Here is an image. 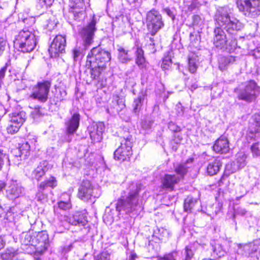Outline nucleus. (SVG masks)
I'll list each match as a JSON object with an SVG mask.
<instances>
[{
	"label": "nucleus",
	"mask_w": 260,
	"mask_h": 260,
	"mask_svg": "<svg viewBox=\"0 0 260 260\" xmlns=\"http://www.w3.org/2000/svg\"><path fill=\"white\" fill-rule=\"evenodd\" d=\"M216 26L214 30L213 43L217 48H223L227 43L226 35L222 29L230 35H235L243 28V24L234 16L231 15L230 10L222 8L215 16Z\"/></svg>",
	"instance_id": "1"
},
{
	"label": "nucleus",
	"mask_w": 260,
	"mask_h": 260,
	"mask_svg": "<svg viewBox=\"0 0 260 260\" xmlns=\"http://www.w3.org/2000/svg\"><path fill=\"white\" fill-rule=\"evenodd\" d=\"M141 183H132L129 186L128 195L125 199H120L116 203V210L124 211L126 213H133L141 209L140 205L139 192L142 190Z\"/></svg>",
	"instance_id": "2"
},
{
	"label": "nucleus",
	"mask_w": 260,
	"mask_h": 260,
	"mask_svg": "<svg viewBox=\"0 0 260 260\" xmlns=\"http://www.w3.org/2000/svg\"><path fill=\"white\" fill-rule=\"evenodd\" d=\"M14 46L22 52L33 51L37 45V38L34 34L28 29L19 31L14 41Z\"/></svg>",
	"instance_id": "3"
},
{
	"label": "nucleus",
	"mask_w": 260,
	"mask_h": 260,
	"mask_svg": "<svg viewBox=\"0 0 260 260\" xmlns=\"http://www.w3.org/2000/svg\"><path fill=\"white\" fill-rule=\"evenodd\" d=\"M111 58L110 53L99 46L93 48L87 56V62L92 64V67H95V64H98L102 68H106V64Z\"/></svg>",
	"instance_id": "4"
},
{
	"label": "nucleus",
	"mask_w": 260,
	"mask_h": 260,
	"mask_svg": "<svg viewBox=\"0 0 260 260\" xmlns=\"http://www.w3.org/2000/svg\"><path fill=\"white\" fill-rule=\"evenodd\" d=\"M237 6L247 17L255 18L260 15V0H237Z\"/></svg>",
	"instance_id": "5"
},
{
	"label": "nucleus",
	"mask_w": 260,
	"mask_h": 260,
	"mask_svg": "<svg viewBox=\"0 0 260 260\" xmlns=\"http://www.w3.org/2000/svg\"><path fill=\"white\" fill-rule=\"evenodd\" d=\"M146 21L148 31L152 35H155L164 25L161 14L154 9L150 10L147 13Z\"/></svg>",
	"instance_id": "6"
},
{
	"label": "nucleus",
	"mask_w": 260,
	"mask_h": 260,
	"mask_svg": "<svg viewBox=\"0 0 260 260\" xmlns=\"http://www.w3.org/2000/svg\"><path fill=\"white\" fill-rule=\"evenodd\" d=\"M51 86V83L49 81L38 82L33 86L30 97L40 103H45L48 100Z\"/></svg>",
	"instance_id": "7"
},
{
	"label": "nucleus",
	"mask_w": 260,
	"mask_h": 260,
	"mask_svg": "<svg viewBox=\"0 0 260 260\" xmlns=\"http://www.w3.org/2000/svg\"><path fill=\"white\" fill-rule=\"evenodd\" d=\"M120 144L114 153V159L120 161L127 160L133 154L131 138L122 139Z\"/></svg>",
	"instance_id": "8"
},
{
	"label": "nucleus",
	"mask_w": 260,
	"mask_h": 260,
	"mask_svg": "<svg viewBox=\"0 0 260 260\" xmlns=\"http://www.w3.org/2000/svg\"><path fill=\"white\" fill-rule=\"evenodd\" d=\"M70 17L77 21H82L86 16L85 0H70Z\"/></svg>",
	"instance_id": "9"
},
{
	"label": "nucleus",
	"mask_w": 260,
	"mask_h": 260,
	"mask_svg": "<svg viewBox=\"0 0 260 260\" xmlns=\"http://www.w3.org/2000/svg\"><path fill=\"white\" fill-rule=\"evenodd\" d=\"M21 249L28 254H32L36 252L37 241L35 240V234L32 231L23 232L20 235Z\"/></svg>",
	"instance_id": "10"
},
{
	"label": "nucleus",
	"mask_w": 260,
	"mask_h": 260,
	"mask_svg": "<svg viewBox=\"0 0 260 260\" xmlns=\"http://www.w3.org/2000/svg\"><path fill=\"white\" fill-rule=\"evenodd\" d=\"M96 21L92 18L88 24L82 28L80 31V35L85 48L90 46L93 42L94 32L96 30Z\"/></svg>",
	"instance_id": "11"
},
{
	"label": "nucleus",
	"mask_w": 260,
	"mask_h": 260,
	"mask_svg": "<svg viewBox=\"0 0 260 260\" xmlns=\"http://www.w3.org/2000/svg\"><path fill=\"white\" fill-rule=\"evenodd\" d=\"M259 92V88L254 81H249L243 89L240 90L238 98L246 101H251Z\"/></svg>",
	"instance_id": "12"
},
{
	"label": "nucleus",
	"mask_w": 260,
	"mask_h": 260,
	"mask_svg": "<svg viewBox=\"0 0 260 260\" xmlns=\"http://www.w3.org/2000/svg\"><path fill=\"white\" fill-rule=\"evenodd\" d=\"M93 186L87 180H83L78 188V197L84 202H87L92 197L98 198L100 194L95 193Z\"/></svg>",
	"instance_id": "13"
},
{
	"label": "nucleus",
	"mask_w": 260,
	"mask_h": 260,
	"mask_svg": "<svg viewBox=\"0 0 260 260\" xmlns=\"http://www.w3.org/2000/svg\"><path fill=\"white\" fill-rule=\"evenodd\" d=\"M66 40L61 35L56 36L48 49L49 53L51 57H57L59 53L65 52Z\"/></svg>",
	"instance_id": "14"
},
{
	"label": "nucleus",
	"mask_w": 260,
	"mask_h": 260,
	"mask_svg": "<svg viewBox=\"0 0 260 260\" xmlns=\"http://www.w3.org/2000/svg\"><path fill=\"white\" fill-rule=\"evenodd\" d=\"M239 249L244 251L245 255L255 256L260 260V240L254 241L249 244H239Z\"/></svg>",
	"instance_id": "15"
},
{
	"label": "nucleus",
	"mask_w": 260,
	"mask_h": 260,
	"mask_svg": "<svg viewBox=\"0 0 260 260\" xmlns=\"http://www.w3.org/2000/svg\"><path fill=\"white\" fill-rule=\"evenodd\" d=\"M104 129L105 125L101 122H93L88 127V131L92 143H99L102 141Z\"/></svg>",
	"instance_id": "16"
},
{
	"label": "nucleus",
	"mask_w": 260,
	"mask_h": 260,
	"mask_svg": "<svg viewBox=\"0 0 260 260\" xmlns=\"http://www.w3.org/2000/svg\"><path fill=\"white\" fill-rule=\"evenodd\" d=\"M35 240L37 241L35 252H44L49 246V238L48 234L42 232L35 236Z\"/></svg>",
	"instance_id": "17"
},
{
	"label": "nucleus",
	"mask_w": 260,
	"mask_h": 260,
	"mask_svg": "<svg viewBox=\"0 0 260 260\" xmlns=\"http://www.w3.org/2000/svg\"><path fill=\"white\" fill-rule=\"evenodd\" d=\"M63 219L67 222L74 225H78L85 226L87 223L86 217L80 212H76L69 216H64Z\"/></svg>",
	"instance_id": "18"
},
{
	"label": "nucleus",
	"mask_w": 260,
	"mask_h": 260,
	"mask_svg": "<svg viewBox=\"0 0 260 260\" xmlns=\"http://www.w3.org/2000/svg\"><path fill=\"white\" fill-rule=\"evenodd\" d=\"M51 168V166L46 160L40 162L38 167L32 171L31 177L38 181L40 180L45 173Z\"/></svg>",
	"instance_id": "19"
},
{
	"label": "nucleus",
	"mask_w": 260,
	"mask_h": 260,
	"mask_svg": "<svg viewBox=\"0 0 260 260\" xmlns=\"http://www.w3.org/2000/svg\"><path fill=\"white\" fill-rule=\"evenodd\" d=\"M212 148L216 153L221 154L228 153L230 150L228 139L225 137H220L215 142Z\"/></svg>",
	"instance_id": "20"
},
{
	"label": "nucleus",
	"mask_w": 260,
	"mask_h": 260,
	"mask_svg": "<svg viewBox=\"0 0 260 260\" xmlns=\"http://www.w3.org/2000/svg\"><path fill=\"white\" fill-rule=\"evenodd\" d=\"M80 121V115L78 113L74 114L71 118L66 122L67 134L68 137L74 134L77 130Z\"/></svg>",
	"instance_id": "21"
},
{
	"label": "nucleus",
	"mask_w": 260,
	"mask_h": 260,
	"mask_svg": "<svg viewBox=\"0 0 260 260\" xmlns=\"http://www.w3.org/2000/svg\"><path fill=\"white\" fill-rule=\"evenodd\" d=\"M180 181V177L175 175L166 174L162 179V185L164 188L174 189L175 184Z\"/></svg>",
	"instance_id": "22"
},
{
	"label": "nucleus",
	"mask_w": 260,
	"mask_h": 260,
	"mask_svg": "<svg viewBox=\"0 0 260 260\" xmlns=\"http://www.w3.org/2000/svg\"><path fill=\"white\" fill-rule=\"evenodd\" d=\"M23 189L16 183H12L7 190V196L11 200L19 197L22 193Z\"/></svg>",
	"instance_id": "23"
},
{
	"label": "nucleus",
	"mask_w": 260,
	"mask_h": 260,
	"mask_svg": "<svg viewBox=\"0 0 260 260\" xmlns=\"http://www.w3.org/2000/svg\"><path fill=\"white\" fill-rule=\"evenodd\" d=\"M252 122L249 127L248 136L251 138H254L255 134L258 133L260 129V114H254L252 118Z\"/></svg>",
	"instance_id": "24"
},
{
	"label": "nucleus",
	"mask_w": 260,
	"mask_h": 260,
	"mask_svg": "<svg viewBox=\"0 0 260 260\" xmlns=\"http://www.w3.org/2000/svg\"><path fill=\"white\" fill-rule=\"evenodd\" d=\"M193 160V158H189L185 162L180 163L175 167V172L178 175L177 176L180 177V180L187 173L188 169L190 167L188 165L192 163Z\"/></svg>",
	"instance_id": "25"
},
{
	"label": "nucleus",
	"mask_w": 260,
	"mask_h": 260,
	"mask_svg": "<svg viewBox=\"0 0 260 260\" xmlns=\"http://www.w3.org/2000/svg\"><path fill=\"white\" fill-rule=\"evenodd\" d=\"M118 59L121 63H127L132 59L131 52L121 46H117Z\"/></svg>",
	"instance_id": "26"
},
{
	"label": "nucleus",
	"mask_w": 260,
	"mask_h": 260,
	"mask_svg": "<svg viewBox=\"0 0 260 260\" xmlns=\"http://www.w3.org/2000/svg\"><path fill=\"white\" fill-rule=\"evenodd\" d=\"M221 166V162L218 159L211 160L207 166V171L209 175L213 176L217 173Z\"/></svg>",
	"instance_id": "27"
},
{
	"label": "nucleus",
	"mask_w": 260,
	"mask_h": 260,
	"mask_svg": "<svg viewBox=\"0 0 260 260\" xmlns=\"http://www.w3.org/2000/svg\"><path fill=\"white\" fill-rule=\"evenodd\" d=\"M10 120L14 124L22 125L26 119V114L23 111L15 112L10 116Z\"/></svg>",
	"instance_id": "28"
},
{
	"label": "nucleus",
	"mask_w": 260,
	"mask_h": 260,
	"mask_svg": "<svg viewBox=\"0 0 260 260\" xmlns=\"http://www.w3.org/2000/svg\"><path fill=\"white\" fill-rule=\"evenodd\" d=\"M145 96V94L141 93L136 98L134 99L132 106L133 112L136 114H138L140 111L144 101Z\"/></svg>",
	"instance_id": "29"
},
{
	"label": "nucleus",
	"mask_w": 260,
	"mask_h": 260,
	"mask_svg": "<svg viewBox=\"0 0 260 260\" xmlns=\"http://www.w3.org/2000/svg\"><path fill=\"white\" fill-rule=\"evenodd\" d=\"M92 64L87 62L86 60V65L90 69L91 77L93 80H98L102 73L105 68H102L99 67V65L95 64V67H92Z\"/></svg>",
	"instance_id": "30"
},
{
	"label": "nucleus",
	"mask_w": 260,
	"mask_h": 260,
	"mask_svg": "<svg viewBox=\"0 0 260 260\" xmlns=\"http://www.w3.org/2000/svg\"><path fill=\"white\" fill-rule=\"evenodd\" d=\"M136 62L139 67L143 69L146 66V62L144 57V51L141 48H137L136 51Z\"/></svg>",
	"instance_id": "31"
},
{
	"label": "nucleus",
	"mask_w": 260,
	"mask_h": 260,
	"mask_svg": "<svg viewBox=\"0 0 260 260\" xmlns=\"http://www.w3.org/2000/svg\"><path fill=\"white\" fill-rule=\"evenodd\" d=\"M197 203V200L192 197L188 196L184 200V209L185 212H190Z\"/></svg>",
	"instance_id": "32"
},
{
	"label": "nucleus",
	"mask_w": 260,
	"mask_h": 260,
	"mask_svg": "<svg viewBox=\"0 0 260 260\" xmlns=\"http://www.w3.org/2000/svg\"><path fill=\"white\" fill-rule=\"evenodd\" d=\"M197 58L198 57L194 54L188 56V69L191 73H194L198 68Z\"/></svg>",
	"instance_id": "33"
},
{
	"label": "nucleus",
	"mask_w": 260,
	"mask_h": 260,
	"mask_svg": "<svg viewBox=\"0 0 260 260\" xmlns=\"http://www.w3.org/2000/svg\"><path fill=\"white\" fill-rule=\"evenodd\" d=\"M234 61V58L232 57L220 56L218 58L219 68L221 70L225 69V67L232 61Z\"/></svg>",
	"instance_id": "34"
},
{
	"label": "nucleus",
	"mask_w": 260,
	"mask_h": 260,
	"mask_svg": "<svg viewBox=\"0 0 260 260\" xmlns=\"http://www.w3.org/2000/svg\"><path fill=\"white\" fill-rule=\"evenodd\" d=\"M30 148V145L27 142L22 143L19 148L20 156L23 158H26L29 155Z\"/></svg>",
	"instance_id": "35"
},
{
	"label": "nucleus",
	"mask_w": 260,
	"mask_h": 260,
	"mask_svg": "<svg viewBox=\"0 0 260 260\" xmlns=\"http://www.w3.org/2000/svg\"><path fill=\"white\" fill-rule=\"evenodd\" d=\"M56 185L57 182L55 178L51 177L49 179L42 182L40 184L39 188L41 190H44L47 186L53 188Z\"/></svg>",
	"instance_id": "36"
},
{
	"label": "nucleus",
	"mask_w": 260,
	"mask_h": 260,
	"mask_svg": "<svg viewBox=\"0 0 260 260\" xmlns=\"http://www.w3.org/2000/svg\"><path fill=\"white\" fill-rule=\"evenodd\" d=\"M114 100L116 102L115 104H116V107L115 108V110L111 111V112L112 114H114L115 113H118L125 107V105L124 104L123 99L120 98L118 95H116L114 96ZM114 109H115V107H114Z\"/></svg>",
	"instance_id": "37"
},
{
	"label": "nucleus",
	"mask_w": 260,
	"mask_h": 260,
	"mask_svg": "<svg viewBox=\"0 0 260 260\" xmlns=\"http://www.w3.org/2000/svg\"><path fill=\"white\" fill-rule=\"evenodd\" d=\"M212 249L213 253L217 256L220 257L224 255L225 253V250L222 248L221 244L214 243L212 244Z\"/></svg>",
	"instance_id": "38"
},
{
	"label": "nucleus",
	"mask_w": 260,
	"mask_h": 260,
	"mask_svg": "<svg viewBox=\"0 0 260 260\" xmlns=\"http://www.w3.org/2000/svg\"><path fill=\"white\" fill-rule=\"evenodd\" d=\"M54 0H38L37 7L41 9H47L50 7Z\"/></svg>",
	"instance_id": "39"
},
{
	"label": "nucleus",
	"mask_w": 260,
	"mask_h": 260,
	"mask_svg": "<svg viewBox=\"0 0 260 260\" xmlns=\"http://www.w3.org/2000/svg\"><path fill=\"white\" fill-rule=\"evenodd\" d=\"M22 125L17 124H14L9 121V124L7 126V130L8 133L11 134H14L16 133Z\"/></svg>",
	"instance_id": "40"
},
{
	"label": "nucleus",
	"mask_w": 260,
	"mask_h": 260,
	"mask_svg": "<svg viewBox=\"0 0 260 260\" xmlns=\"http://www.w3.org/2000/svg\"><path fill=\"white\" fill-rule=\"evenodd\" d=\"M6 161L9 162V156L3 150L0 149V171L2 170Z\"/></svg>",
	"instance_id": "41"
},
{
	"label": "nucleus",
	"mask_w": 260,
	"mask_h": 260,
	"mask_svg": "<svg viewBox=\"0 0 260 260\" xmlns=\"http://www.w3.org/2000/svg\"><path fill=\"white\" fill-rule=\"evenodd\" d=\"M67 95L66 91L63 88L59 89V92L56 93V102H61L65 100Z\"/></svg>",
	"instance_id": "42"
},
{
	"label": "nucleus",
	"mask_w": 260,
	"mask_h": 260,
	"mask_svg": "<svg viewBox=\"0 0 260 260\" xmlns=\"http://www.w3.org/2000/svg\"><path fill=\"white\" fill-rule=\"evenodd\" d=\"M58 207L60 209L67 210L71 208V204L69 201H60L58 203Z\"/></svg>",
	"instance_id": "43"
},
{
	"label": "nucleus",
	"mask_w": 260,
	"mask_h": 260,
	"mask_svg": "<svg viewBox=\"0 0 260 260\" xmlns=\"http://www.w3.org/2000/svg\"><path fill=\"white\" fill-rule=\"evenodd\" d=\"M154 36V35H152L151 33L148 31L145 37V40L147 43H150L148 46L149 47H152L153 49L154 48L153 46H154V38L153 37Z\"/></svg>",
	"instance_id": "44"
},
{
	"label": "nucleus",
	"mask_w": 260,
	"mask_h": 260,
	"mask_svg": "<svg viewBox=\"0 0 260 260\" xmlns=\"http://www.w3.org/2000/svg\"><path fill=\"white\" fill-rule=\"evenodd\" d=\"M26 17L25 20L23 22L25 24L27 27H30L33 25L36 21L35 18L32 16H29L28 14H26Z\"/></svg>",
	"instance_id": "45"
},
{
	"label": "nucleus",
	"mask_w": 260,
	"mask_h": 260,
	"mask_svg": "<svg viewBox=\"0 0 260 260\" xmlns=\"http://www.w3.org/2000/svg\"><path fill=\"white\" fill-rule=\"evenodd\" d=\"M184 254L185 255L184 260H190L194 253L192 249L189 246H186L185 249Z\"/></svg>",
	"instance_id": "46"
},
{
	"label": "nucleus",
	"mask_w": 260,
	"mask_h": 260,
	"mask_svg": "<svg viewBox=\"0 0 260 260\" xmlns=\"http://www.w3.org/2000/svg\"><path fill=\"white\" fill-rule=\"evenodd\" d=\"M177 254L176 252H172L166 254L164 257H159L158 260H176Z\"/></svg>",
	"instance_id": "47"
},
{
	"label": "nucleus",
	"mask_w": 260,
	"mask_h": 260,
	"mask_svg": "<svg viewBox=\"0 0 260 260\" xmlns=\"http://www.w3.org/2000/svg\"><path fill=\"white\" fill-rule=\"evenodd\" d=\"M7 44L6 39L4 37H0V56L3 54Z\"/></svg>",
	"instance_id": "48"
},
{
	"label": "nucleus",
	"mask_w": 260,
	"mask_h": 260,
	"mask_svg": "<svg viewBox=\"0 0 260 260\" xmlns=\"http://www.w3.org/2000/svg\"><path fill=\"white\" fill-rule=\"evenodd\" d=\"M81 57V52L78 49L75 48L73 50V57L74 61H77L80 59Z\"/></svg>",
	"instance_id": "49"
},
{
	"label": "nucleus",
	"mask_w": 260,
	"mask_h": 260,
	"mask_svg": "<svg viewBox=\"0 0 260 260\" xmlns=\"http://www.w3.org/2000/svg\"><path fill=\"white\" fill-rule=\"evenodd\" d=\"M168 127L171 131L174 133L178 132L181 131L180 127L177 125L173 122H170L169 123Z\"/></svg>",
	"instance_id": "50"
},
{
	"label": "nucleus",
	"mask_w": 260,
	"mask_h": 260,
	"mask_svg": "<svg viewBox=\"0 0 260 260\" xmlns=\"http://www.w3.org/2000/svg\"><path fill=\"white\" fill-rule=\"evenodd\" d=\"M31 115L34 119H36L41 116L42 115V113L40 111V107H36L31 112Z\"/></svg>",
	"instance_id": "51"
},
{
	"label": "nucleus",
	"mask_w": 260,
	"mask_h": 260,
	"mask_svg": "<svg viewBox=\"0 0 260 260\" xmlns=\"http://www.w3.org/2000/svg\"><path fill=\"white\" fill-rule=\"evenodd\" d=\"M110 254L107 251H104L97 257V260H109Z\"/></svg>",
	"instance_id": "52"
},
{
	"label": "nucleus",
	"mask_w": 260,
	"mask_h": 260,
	"mask_svg": "<svg viewBox=\"0 0 260 260\" xmlns=\"http://www.w3.org/2000/svg\"><path fill=\"white\" fill-rule=\"evenodd\" d=\"M251 150L253 156H257L259 155V150L257 143H255L251 146Z\"/></svg>",
	"instance_id": "53"
},
{
	"label": "nucleus",
	"mask_w": 260,
	"mask_h": 260,
	"mask_svg": "<svg viewBox=\"0 0 260 260\" xmlns=\"http://www.w3.org/2000/svg\"><path fill=\"white\" fill-rule=\"evenodd\" d=\"M7 67L5 66L0 69V87L3 84V79L5 76V73L7 71Z\"/></svg>",
	"instance_id": "54"
},
{
	"label": "nucleus",
	"mask_w": 260,
	"mask_h": 260,
	"mask_svg": "<svg viewBox=\"0 0 260 260\" xmlns=\"http://www.w3.org/2000/svg\"><path fill=\"white\" fill-rule=\"evenodd\" d=\"M176 113L178 116H182L184 114V107L180 103H178L176 106Z\"/></svg>",
	"instance_id": "55"
},
{
	"label": "nucleus",
	"mask_w": 260,
	"mask_h": 260,
	"mask_svg": "<svg viewBox=\"0 0 260 260\" xmlns=\"http://www.w3.org/2000/svg\"><path fill=\"white\" fill-rule=\"evenodd\" d=\"M5 255H7L8 258H12L16 254V252L13 248L7 249Z\"/></svg>",
	"instance_id": "56"
},
{
	"label": "nucleus",
	"mask_w": 260,
	"mask_h": 260,
	"mask_svg": "<svg viewBox=\"0 0 260 260\" xmlns=\"http://www.w3.org/2000/svg\"><path fill=\"white\" fill-rule=\"evenodd\" d=\"M171 59L170 58H166L164 59L161 64V68L163 69H167V67H169L171 64Z\"/></svg>",
	"instance_id": "57"
},
{
	"label": "nucleus",
	"mask_w": 260,
	"mask_h": 260,
	"mask_svg": "<svg viewBox=\"0 0 260 260\" xmlns=\"http://www.w3.org/2000/svg\"><path fill=\"white\" fill-rule=\"evenodd\" d=\"M131 5H134L136 8H139L141 6L143 0H127Z\"/></svg>",
	"instance_id": "58"
},
{
	"label": "nucleus",
	"mask_w": 260,
	"mask_h": 260,
	"mask_svg": "<svg viewBox=\"0 0 260 260\" xmlns=\"http://www.w3.org/2000/svg\"><path fill=\"white\" fill-rule=\"evenodd\" d=\"M201 21V17L199 15L192 16V24L193 25H198Z\"/></svg>",
	"instance_id": "59"
},
{
	"label": "nucleus",
	"mask_w": 260,
	"mask_h": 260,
	"mask_svg": "<svg viewBox=\"0 0 260 260\" xmlns=\"http://www.w3.org/2000/svg\"><path fill=\"white\" fill-rule=\"evenodd\" d=\"M246 212L247 211L246 210V209L242 207H239L237 208L236 210V213L237 214L241 215L242 216L244 215Z\"/></svg>",
	"instance_id": "60"
},
{
	"label": "nucleus",
	"mask_w": 260,
	"mask_h": 260,
	"mask_svg": "<svg viewBox=\"0 0 260 260\" xmlns=\"http://www.w3.org/2000/svg\"><path fill=\"white\" fill-rule=\"evenodd\" d=\"M245 158H246V156H245V155L243 154L242 155V158L239 159L238 158L237 159V161H238V163L240 164V166L241 167H244L246 165Z\"/></svg>",
	"instance_id": "61"
},
{
	"label": "nucleus",
	"mask_w": 260,
	"mask_h": 260,
	"mask_svg": "<svg viewBox=\"0 0 260 260\" xmlns=\"http://www.w3.org/2000/svg\"><path fill=\"white\" fill-rule=\"evenodd\" d=\"M27 13L20 12L18 14V20L19 21L24 22L26 19Z\"/></svg>",
	"instance_id": "62"
},
{
	"label": "nucleus",
	"mask_w": 260,
	"mask_h": 260,
	"mask_svg": "<svg viewBox=\"0 0 260 260\" xmlns=\"http://www.w3.org/2000/svg\"><path fill=\"white\" fill-rule=\"evenodd\" d=\"M73 244H69L68 245L65 246L63 248V251L64 253H68L69 251H70L73 249Z\"/></svg>",
	"instance_id": "63"
},
{
	"label": "nucleus",
	"mask_w": 260,
	"mask_h": 260,
	"mask_svg": "<svg viewBox=\"0 0 260 260\" xmlns=\"http://www.w3.org/2000/svg\"><path fill=\"white\" fill-rule=\"evenodd\" d=\"M138 256L136 253L131 252L128 257V260H136Z\"/></svg>",
	"instance_id": "64"
}]
</instances>
